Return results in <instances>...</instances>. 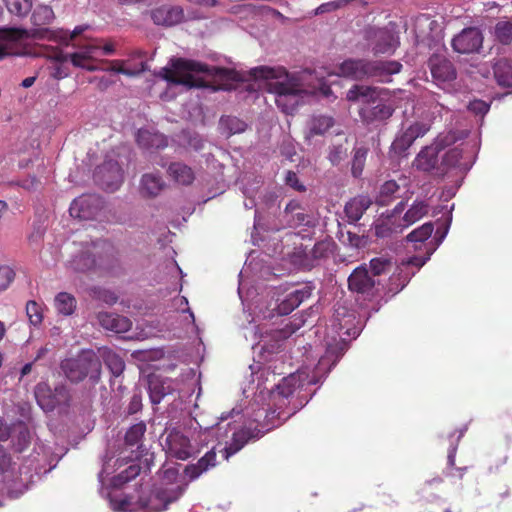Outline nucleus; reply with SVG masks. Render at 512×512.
<instances>
[{
    "label": "nucleus",
    "mask_w": 512,
    "mask_h": 512,
    "mask_svg": "<svg viewBox=\"0 0 512 512\" xmlns=\"http://www.w3.org/2000/svg\"><path fill=\"white\" fill-rule=\"evenodd\" d=\"M351 316L353 315L351 314ZM346 317H350V314H348L345 308L335 310L331 325L339 335V338L331 337V340H327L325 354L319 359L312 376H309L306 371L297 370L294 373H290L287 377H283L280 382L271 389H268L262 387L261 379L265 374H269V371L265 368L259 370L260 376L258 377L256 387H249L248 390H243V393L246 394L249 390L256 389L253 399L244 410V416L257 423L265 431H269L294 415L298 408L286 410L290 403V396L297 388L319 383L317 374L324 371L326 376L332 370L348 349V342L343 338V335H358L356 330L351 333V328L348 325L349 320H346Z\"/></svg>",
    "instance_id": "nucleus-1"
},
{
    "label": "nucleus",
    "mask_w": 512,
    "mask_h": 512,
    "mask_svg": "<svg viewBox=\"0 0 512 512\" xmlns=\"http://www.w3.org/2000/svg\"><path fill=\"white\" fill-rule=\"evenodd\" d=\"M250 75L257 80L272 81L269 83L270 90L276 95L275 102L284 113L293 114L296 111L304 90L284 67L258 66L250 70Z\"/></svg>",
    "instance_id": "nucleus-2"
},
{
    "label": "nucleus",
    "mask_w": 512,
    "mask_h": 512,
    "mask_svg": "<svg viewBox=\"0 0 512 512\" xmlns=\"http://www.w3.org/2000/svg\"><path fill=\"white\" fill-rule=\"evenodd\" d=\"M402 64L395 60H369L348 58L337 66L336 74L354 81L371 79L380 83H390L392 75L398 74Z\"/></svg>",
    "instance_id": "nucleus-3"
},
{
    "label": "nucleus",
    "mask_w": 512,
    "mask_h": 512,
    "mask_svg": "<svg viewBox=\"0 0 512 512\" xmlns=\"http://www.w3.org/2000/svg\"><path fill=\"white\" fill-rule=\"evenodd\" d=\"M171 68L164 67L161 75L164 80L172 85H181L188 89L206 87V81L201 78H196L191 75V72L203 73L207 75H217L222 69L209 66L205 63L186 59V58H171L169 61Z\"/></svg>",
    "instance_id": "nucleus-4"
},
{
    "label": "nucleus",
    "mask_w": 512,
    "mask_h": 512,
    "mask_svg": "<svg viewBox=\"0 0 512 512\" xmlns=\"http://www.w3.org/2000/svg\"><path fill=\"white\" fill-rule=\"evenodd\" d=\"M60 370L73 384H78L88 377L90 383L96 385L101 379L102 365L94 351L82 350L76 357L62 360Z\"/></svg>",
    "instance_id": "nucleus-5"
},
{
    "label": "nucleus",
    "mask_w": 512,
    "mask_h": 512,
    "mask_svg": "<svg viewBox=\"0 0 512 512\" xmlns=\"http://www.w3.org/2000/svg\"><path fill=\"white\" fill-rule=\"evenodd\" d=\"M15 463H12L11 456L3 449H0V477L1 482L6 486L8 494L17 498L28 490V482L32 481L33 475L28 476L27 467L19 468V479L15 477Z\"/></svg>",
    "instance_id": "nucleus-6"
},
{
    "label": "nucleus",
    "mask_w": 512,
    "mask_h": 512,
    "mask_svg": "<svg viewBox=\"0 0 512 512\" xmlns=\"http://www.w3.org/2000/svg\"><path fill=\"white\" fill-rule=\"evenodd\" d=\"M34 396L39 407L45 412H52L58 407L68 408L72 398L65 383H59L52 389L47 382H39L35 386Z\"/></svg>",
    "instance_id": "nucleus-7"
},
{
    "label": "nucleus",
    "mask_w": 512,
    "mask_h": 512,
    "mask_svg": "<svg viewBox=\"0 0 512 512\" xmlns=\"http://www.w3.org/2000/svg\"><path fill=\"white\" fill-rule=\"evenodd\" d=\"M350 291L361 294L365 297H373L379 293L383 284L380 278H374L367 265L362 264L355 268L348 277Z\"/></svg>",
    "instance_id": "nucleus-8"
},
{
    "label": "nucleus",
    "mask_w": 512,
    "mask_h": 512,
    "mask_svg": "<svg viewBox=\"0 0 512 512\" xmlns=\"http://www.w3.org/2000/svg\"><path fill=\"white\" fill-rule=\"evenodd\" d=\"M461 134V136H457L456 132H449L443 137H438L436 147H424L414 159L413 166L425 172L435 169L438 163L439 149L454 144L459 138H463L464 134Z\"/></svg>",
    "instance_id": "nucleus-9"
},
{
    "label": "nucleus",
    "mask_w": 512,
    "mask_h": 512,
    "mask_svg": "<svg viewBox=\"0 0 512 512\" xmlns=\"http://www.w3.org/2000/svg\"><path fill=\"white\" fill-rule=\"evenodd\" d=\"M395 112L393 103L383 96L375 104L360 107L358 114L362 122L370 127L385 125Z\"/></svg>",
    "instance_id": "nucleus-10"
},
{
    "label": "nucleus",
    "mask_w": 512,
    "mask_h": 512,
    "mask_svg": "<svg viewBox=\"0 0 512 512\" xmlns=\"http://www.w3.org/2000/svg\"><path fill=\"white\" fill-rule=\"evenodd\" d=\"M95 182L104 190L114 192L123 182V171L114 159H107L94 172Z\"/></svg>",
    "instance_id": "nucleus-11"
},
{
    "label": "nucleus",
    "mask_w": 512,
    "mask_h": 512,
    "mask_svg": "<svg viewBox=\"0 0 512 512\" xmlns=\"http://www.w3.org/2000/svg\"><path fill=\"white\" fill-rule=\"evenodd\" d=\"M366 39L374 54H391L399 46L398 35L387 28H370L366 31Z\"/></svg>",
    "instance_id": "nucleus-12"
},
{
    "label": "nucleus",
    "mask_w": 512,
    "mask_h": 512,
    "mask_svg": "<svg viewBox=\"0 0 512 512\" xmlns=\"http://www.w3.org/2000/svg\"><path fill=\"white\" fill-rule=\"evenodd\" d=\"M429 130L424 122H414L405 130L399 132L391 144L390 152L396 156H406L408 149L414 141L423 137Z\"/></svg>",
    "instance_id": "nucleus-13"
},
{
    "label": "nucleus",
    "mask_w": 512,
    "mask_h": 512,
    "mask_svg": "<svg viewBox=\"0 0 512 512\" xmlns=\"http://www.w3.org/2000/svg\"><path fill=\"white\" fill-rule=\"evenodd\" d=\"M102 208L103 200L100 196L83 194L72 201L69 213L74 218L90 220L95 218Z\"/></svg>",
    "instance_id": "nucleus-14"
},
{
    "label": "nucleus",
    "mask_w": 512,
    "mask_h": 512,
    "mask_svg": "<svg viewBox=\"0 0 512 512\" xmlns=\"http://www.w3.org/2000/svg\"><path fill=\"white\" fill-rule=\"evenodd\" d=\"M483 34L477 27L464 28L451 41L452 48L459 54L478 53L483 46Z\"/></svg>",
    "instance_id": "nucleus-15"
},
{
    "label": "nucleus",
    "mask_w": 512,
    "mask_h": 512,
    "mask_svg": "<svg viewBox=\"0 0 512 512\" xmlns=\"http://www.w3.org/2000/svg\"><path fill=\"white\" fill-rule=\"evenodd\" d=\"M315 289L312 282L303 283L288 292L283 299L278 300L275 310L278 315H288L298 308L303 302L311 298Z\"/></svg>",
    "instance_id": "nucleus-16"
},
{
    "label": "nucleus",
    "mask_w": 512,
    "mask_h": 512,
    "mask_svg": "<svg viewBox=\"0 0 512 512\" xmlns=\"http://www.w3.org/2000/svg\"><path fill=\"white\" fill-rule=\"evenodd\" d=\"M166 453L178 460H187L194 456L196 451L190 440L181 431L171 430L165 439Z\"/></svg>",
    "instance_id": "nucleus-17"
},
{
    "label": "nucleus",
    "mask_w": 512,
    "mask_h": 512,
    "mask_svg": "<svg viewBox=\"0 0 512 512\" xmlns=\"http://www.w3.org/2000/svg\"><path fill=\"white\" fill-rule=\"evenodd\" d=\"M383 96H387L386 89L362 84H354L346 92L347 101L361 103V107L373 105Z\"/></svg>",
    "instance_id": "nucleus-18"
},
{
    "label": "nucleus",
    "mask_w": 512,
    "mask_h": 512,
    "mask_svg": "<svg viewBox=\"0 0 512 512\" xmlns=\"http://www.w3.org/2000/svg\"><path fill=\"white\" fill-rule=\"evenodd\" d=\"M333 254V245L328 241L317 242L309 252L298 253L295 255L297 263L306 270L321 265L323 261Z\"/></svg>",
    "instance_id": "nucleus-19"
},
{
    "label": "nucleus",
    "mask_w": 512,
    "mask_h": 512,
    "mask_svg": "<svg viewBox=\"0 0 512 512\" xmlns=\"http://www.w3.org/2000/svg\"><path fill=\"white\" fill-rule=\"evenodd\" d=\"M283 217L287 225L292 228H310L316 225L315 216L307 212L298 200H291L287 203Z\"/></svg>",
    "instance_id": "nucleus-20"
},
{
    "label": "nucleus",
    "mask_w": 512,
    "mask_h": 512,
    "mask_svg": "<svg viewBox=\"0 0 512 512\" xmlns=\"http://www.w3.org/2000/svg\"><path fill=\"white\" fill-rule=\"evenodd\" d=\"M177 390L174 380L167 377L152 375L148 378V393L152 404H159L166 396L172 395Z\"/></svg>",
    "instance_id": "nucleus-21"
},
{
    "label": "nucleus",
    "mask_w": 512,
    "mask_h": 512,
    "mask_svg": "<svg viewBox=\"0 0 512 512\" xmlns=\"http://www.w3.org/2000/svg\"><path fill=\"white\" fill-rule=\"evenodd\" d=\"M100 50L103 55H112L115 51L112 44H105L101 48L97 46H88L81 52L66 55V58H69L75 67H79L87 71H96L98 70V67L91 64L90 59Z\"/></svg>",
    "instance_id": "nucleus-22"
},
{
    "label": "nucleus",
    "mask_w": 512,
    "mask_h": 512,
    "mask_svg": "<svg viewBox=\"0 0 512 512\" xmlns=\"http://www.w3.org/2000/svg\"><path fill=\"white\" fill-rule=\"evenodd\" d=\"M433 79L438 83L451 82L456 79L453 63L442 55L433 54L428 60Z\"/></svg>",
    "instance_id": "nucleus-23"
},
{
    "label": "nucleus",
    "mask_w": 512,
    "mask_h": 512,
    "mask_svg": "<svg viewBox=\"0 0 512 512\" xmlns=\"http://www.w3.org/2000/svg\"><path fill=\"white\" fill-rule=\"evenodd\" d=\"M146 432V425L144 422H139L132 425L126 432L124 437V445L127 451H130V455L125 458L139 459L142 456V439Z\"/></svg>",
    "instance_id": "nucleus-24"
},
{
    "label": "nucleus",
    "mask_w": 512,
    "mask_h": 512,
    "mask_svg": "<svg viewBox=\"0 0 512 512\" xmlns=\"http://www.w3.org/2000/svg\"><path fill=\"white\" fill-rule=\"evenodd\" d=\"M28 33L17 27L0 28V60L14 53L16 44L25 39Z\"/></svg>",
    "instance_id": "nucleus-25"
},
{
    "label": "nucleus",
    "mask_w": 512,
    "mask_h": 512,
    "mask_svg": "<svg viewBox=\"0 0 512 512\" xmlns=\"http://www.w3.org/2000/svg\"><path fill=\"white\" fill-rule=\"evenodd\" d=\"M151 19L156 25L171 27L182 21L183 10L180 7L161 6L151 11Z\"/></svg>",
    "instance_id": "nucleus-26"
},
{
    "label": "nucleus",
    "mask_w": 512,
    "mask_h": 512,
    "mask_svg": "<svg viewBox=\"0 0 512 512\" xmlns=\"http://www.w3.org/2000/svg\"><path fill=\"white\" fill-rule=\"evenodd\" d=\"M216 465V451L215 447H212L196 463L187 465L184 469V473L191 481H194Z\"/></svg>",
    "instance_id": "nucleus-27"
},
{
    "label": "nucleus",
    "mask_w": 512,
    "mask_h": 512,
    "mask_svg": "<svg viewBox=\"0 0 512 512\" xmlns=\"http://www.w3.org/2000/svg\"><path fill=\"white\" fill-rule=\"evenodd\" d=\"M102 257H97L96 254L90 250H82L72 257L70 266L77 272H86L96 268L103 267Z\"/></svg>",
    "instance_id": "nucleus-28"
},
{
    "label": "nucleus",
    "mask_w": 512,
    "mask_h": 512,
    "mask_svg": "<svg viewBox=\"0 0 512 512\" xmlns=\"http://www.w3.org/2000/svg\"><path fill=\"white\" fill-rule=\"evenodd\" d=\"M97 319L104 329L115 333L127 332L132 325L129 318L112 312H99Z\"/></svg>",
    "instance_id": "nucleus-29"
},
{
    "label": "nucleus",
    "mask_w": 512,
    "mask_h": 512,
    "mask_svg": "<svg viewBox=\"0 0 512 512\" xmlns=\"http://www.w3.org/2000/svg\"><path fill=\"white\" fill-rule=\"evenodd\" d=\"M371 205L372 200L368 195H358L350 199L344 207L349 223L356 224Z\"/></svg>",
    "instance_id": "nucleus-30"
},
{
    "label": "nucleus",
    "mask_w": 512,
    "mask_h": 512,
    "mask_svg": "<svg viewBox=\"0 0 512 512\" xmlns=\"http://www.w3.org/2000/svg\"><path fill=\"white\" fill-rule=\"evenodd\" d=\"M462 150L458 147H454L445 152L442 156L440 167H438V173L444 176L450 168H459L461 171H468L471 169L472 164H466L461 162Z\"/></svg>",
    "instance_id": "nucleus-31"
},
{
    "label": "nucleus",
    "mask_w": 512,
    "mask_h": 512,
    "mask_svg": "<svg viewBox=\"0 0 512 512\" xmlns=\"http://www.w3.org/2000/svg\"><path fill=\"white\" fill-rule=\"evenodd\" d=\"M137 144L145 150L162 149L167 146V138L158 132L139 129L136 135Z\"/></svg>",
    "instance_id": "nucleus-32"
},
{
    "label": "nucleus",
    "mask_w": 512,
    "mask_h": 512,
    "mask_svg": "<svg viewBox=\"0 0 512 512\" xmlns=\"http://www.w3.org/2000/svg\"><path fill=\"white\" fill-rule=\"evenodd\" d=\"M492 69L499 86L512 88V62L510 60L500 58L493 63Z\"/></svg>",
    "instance_id": "nucleus-33"
},
{
    "label": "nucleus",
    "mask_w": 512,
    "mask_h": 512,
    "mask_svg": "<svg viewBox=\"0 0 512 512\" xmlns=\"http://www.w3.org/2000/svg\"><path fill=\"white\" fill-rule=\"evenodd\" d=\"M165 187V182L158 173H146L140 182V191L148 197L157 196Z\"/></svg>",
    "instance_id": "nucleus-34"
},
{
    "label": "nucleus",
    "mask_w": 512,
    "mask_h": 512,
    "mask_svg": "<svg viewBox=\"0 0 512 512\" xmlns=\"http://www.w3.org/2000/svg\"><path fill=\"white\" fill-rule=\"evenodd\" d=\"M102 358L109 369L114 380H111V386L115 384V380L120 377L125 369V361L123 358L111 349H105L102 353Z\"/></svg>",
    "instance_id": "nucleus-35"
},
{
    "label": "nucleus",
    "mask_w": 512,
    "mask_h": 512,
    "mask_svg": "<svg viewBox=\"0 0 512 512\" xmlns=\"http://www.w3.org/2000/svg\"><path fill=\"white\" fill-rule=\"evenodd\" d=\"M186 485L172 487H159L155 491V497L163 503L162 510H167L171 503L176 502L185 492Z\"/></svg>",
    "instance_id": "nucleus-36"
},
{
    "label": "nucleus",
    "mask_w": 512,
    "mask_h": 512,
    "mask_svg": "<svg viewBox=\"0 0 512 512\" xmlns=\"http://www.w3.org/2000/svg\"><path fill=\"white\" fill-rule=\"evenodd\" d=\"M169 175L179 184L190 185L194 181V172L182 162H173L168 167Z\"/></svg>",
    "instance_id": "nucleus-37"
},
{
    "label": "nucleus",
    "mask_w": 512,
    "mask_h": 512,
    "mask_svg": "<svg viewBox=\"0 0 512 512\" xmlns=\"http://www.w3.org/2000/svg\"><path fill=\"white\" fill-rule=\"evenodd\" d=\"M394 265L395 262L391 256L381 255L369 261L368 269L374 278H379L382 275H388L394 268Z\"/></svg>",
    "instance_id": "nucleus-38"
},
{
    "label": "nucleus",
    "mask_w": 512,
    "mask_h": 512,
    "mask_svg": "<svg viewBox=\"0 0 512 512\" xmlns=\"http://www.w3.org/2000/svg\"><path fill=\"white\" fill-rule=\"evenodd\" d=\"M250 438V433L246 430L234 431L231 442L222 450L223 457L228 460L231 456L240 451Z\"/></svg>",
    "instance_id": "nucleus-39"
},
{
    "label": "nucleus",
    "mask_w": 512,
    "mask_h": 512,
    "mask_svg": "<svg viewBox=\"0 0 512 512\" xmlns=\"http://www.w3.org/2000/svg\"><path fill=\"white\" fill-rule=\"evenodd\" d=\"M14 438H11L15 451H24L31 440V433L23 421L14 422Z\"/></svg>",
    "instance_id": "nucleus-40"
},
{
    "label": "nucleus",
    "mask_w": 512,
    "mask_h": 512,
    "mask_svg": "<svg viewBox=\"0 0 512 512\" xmlns=\"http://www.w3.org/2000/svg\"><path fill=\"white\" fill-rule=\"evenodd\" d=\"M369 149L365 146H355L352 150L351 175L358 179L362 176Z\"/></svg>",
    "instance_id": "nucleus-41"
},
{
    "label": "nucleus",
    "mask_w": 512,
    "mask_h": 512,
    "mask_svg": "<svg viewBox=\"0 0 512 512\" xmlns=\"http://www.w3.org/2000/svg\"><path fill=\"white\" fill-rule=\"evenodd\" d=\"M334 125V119L326 115L313 116L308 123V136L325 134Z\"/></svg>",
    "instance_id": "nucleus-42"
},
{
    "label": "nucleus",
    "mask_w": 512,
    "mask_h": 512,
    "mask_svg": "<svg viewBox=\"0 0 512 512\" xmlns=\"http://www.w3.org/2000/svg\"><path fill=\"white\" fill-rule=\"evenodd\" d=\"M349 154V142L345 139L340 143H333L328 147L327 159L333 166L340 165Z\"/></svg>",
    "instance_id": "nucleus-43"
},
{
    "label": "nucleus",
    "mask_w": 512,
    "mask_h": 512,
    "mask_svg": "<svg viewBox=\"0 0 512 512\" xmlns=\"http://www.w3.org/2000/svg\"><path fill=\"white\" fill-rule=\"evenodd\" d=\"M76 299L72 294L60 292L55 297V307L59 314L70 316L76 309Z\"/></svg>",
    "instance_id": "nucleus-44"
},
{
    "label": "nucleus",
    "mask_w": 512,
    "mask_h": 512,
    "mask_svg": "<svg viewBox=\"0 0 512 512\" xmlns=\"http://www.w3.org/2000/svg\"><path fill=\"white\" fill-rule=\"evenodd\" d=\"M429 206L423 200H415L411 207L406 211L403 217L405 222L404 226L407 227L416 221L420 220L423 216L428 213Z\"/></svg>",
    "instance_id": "nucleus-45"
},
{
    "label": "nucleus",
    "mask_w": 512,
    "mask_h": 512,
    "mask_svg": "<svg viewBox=\"0 0 512 512\" xmlns=\"http://www.w3.org/2000/svg\"><path fill=\"white\" fill-rule=\"evenodd\" d=\"M400 187L394 180L386 181L380 188L376 203L380 206H387L394 198Z\"/></svg>",
    "instance_id": "nucleus-46"
},
{
    "label": "nucleus",
    "mask_w": 512,
    "mask_h": 512,
    "mask_svg": "<svg viewBox=\"0 0 512 512\" xmlns=\"http://www.w3.org/2000/svg\"><path fill=\"white\" fill-rule=\"evenodd\" d=\"M415 271L409 269V265L401 263L396 267L395 272L390 277L392 284H396L398 290H402L415 275Z\"/></svg>",
    "instance_id": "nucleus-47"
},
{
    "label": "nucleus",
    "mask_w": 512,
    "mask_h": 512,
    "mask_svg": "<svg viewBox=\"0 0 512 512\" xmlns=\"http://www.w3.org/2000/svg\"><path fill=\"white\" fill-rule=\"evenodd\" d=\"M140 471V465L132 463L125 470L121 471L119 474L112 478V486L115 488L121 487L122 485L135 479L140 474Z\"/></svg>",
    "instance_id": "nucleus-48"
},
{
    "label": "nucleus",
    "mask_w": 512,
    "mask_h": 512,
    "mask_svg": "<svg viewBox=\"0 0 512 512\" xmlns=\"http://www.w3.org/2000/svg\"><path fill=\"white\" fill-rule=\"evenodd\" d=\"M8 11L20 18L26 17L31 9V0H4Z\"/></svg>",
    "instance_id": "nucleus-49"
},
{
    "label": "nucleus",
    "mask_w": 512,
    "mask_h": 512,
    "mask_svg": "<svg viewBox=\"0 0 512 512\" xmlns=\"http://www.w3.org/2000/svg\"><path fill=\"white\" fill-rule=\"evenodd\" d=\"M495 39L502 45L512 42V23L510 21H499L494 26Z\"/></svg>",
    "instance_id": "nucleus-50"
},
{
    "label": "nucleus",
    "mask_w": 512,
    "mask_h": 512,
    "mask_svg": "<svg viewBox=\"0 0 512 512\" xmlns=\"http://www.w3.org/2000/svg\"><path fill=\"white\" fill-rule=\"evenodd\" d=\"M220 125L228 131L229 135L242 133L247 128V124L235 116H222L220 118Z\"/></svg>",
    "instance_id": "nucleus-51"
},
{
    "label": "nucleus",
    "mask_w": 512,
    "mask_h": 512,
    "mask_svg": "<svg viewBox=\"0 0 512 512\" xmlns=\"http://www.w3.org/2000/svg\"><path fill=\"white\" fill-rule=\"evenodd\" d=\"M434 231V225L432 222L424 223L422 226L414 229L407 235L409 242H424L429 239Z\"/></svg>",
    "instance_id": "nucleus-52"
},
{
    "label": "nucleus",
    "mask_w": 512,
    "mask_h": 512,
    "mask_svg": "<svg viewBox=\"0 0 512 512\" xmlns=\"http://www.w3.org/2000/svg\"><path fill=\"white\" fill-rule=\"evenodd\" d=\"M26 314L33 326H39L43 321L42 307L34 300H30L26 304Z\"/></svg>",
    "instance_id": "nucleus-53"
},
{
    "label": "nucleus",
    "mask_w": 512,
    "mask_h": 512,
    "mask_svg": "<svg viewBox=\"0 0 512 512\" xmlns=\"http://www.w3.org/2000/svg\"><path fill=\"white\" fill-rule=\"evenodd\" d=\"M453 209H454V204H452L450 206V208L447 210L446 219L441 224V226L438 227V229L436 230L435 240L437 242V246H439L443 242V240L445 239V237L448 234V231H449V228H450V225H451V222H452V211H453Z\"/></svg>",
    "instance_id": "nucleus-54"
},
{
    "label": "nucleus",
    "mask_w": 512,
    "mask_h": 512,
    "mask_svg": "<svg viewBox=\"0 0 512 512\" xmlns=\"http://www.w3.org/2000/svg\"><path fill=\"white\" fill-rule=\"evenodd\" d=\"M373 230L377 238L389 237L394 231L391 226V218L388 216L385 221L375 223L373 225Z\"/></svg>",
    "instance_id": "nucleus-55"
},
{
    "label": "nucleus",
    "mask_w": 512,
    "mask_h": 512,
    "mask_svg": "<svg viewBox=\"0 0 512 512\" xmlns=\"http://www.w3.org/2000/svg\"><path fill=\"white\" fill-rule=\"evenodd\" d=\"M93 295L96 299L109 305H113L118 301V296L113 291L104 288H94Z\"/></svg>",
    "instance_id": "nucleus-56"
},
{
    "label": "nucleus",
    "mask_w": 512,
    "mask_h": 512,
    "mask_svg": "<svg viewBox=\"0 0 512 512\" xmlns=\"http://www.w3.org/2000/svg\"><path fill=\"white\" fill-rule=\"evenodd\" d=\"M15 279V271L10 266H0V291L6 290Z\"/></svg>",
    "instance_id": "nucleus-57"
},
{
    "label": "nucleus",
    "mask_w": 512,
    "mask_h": 512,
    "mask_svg": "<svg viewBox=\"0 0 512 512\" xmlns=\"http://www.w3.org/2000/svg\"><path fill=\"white\" fill-rule=\"evenodd\" d=\"M14 437V423L8 424L4 418L0 417V441L5 442Z\"/></svg>",
    "instance_id": "nucleus-58"
},
{
    "label": "nucleus",
    "mask_w": 512,
    "mask_h": 512,
    "mask_svg": "<svg viewBox=\"0 0 512 512\" xmlns=\"http://www.w3.org/2000/svg\"><path fill=\"white\" fill-rule=\"evenodd\" d=\"M468 109L475 115L483 116L486 113H488L490 109V104L483 100H474L469 103Z\"/></svg>",
    "instance_id": "nucleus-59"
},
{
    "label": "nucleus",
    "mask_w": 512,
    "mask_h": 512,
    "mask_svg": "<svg viewBox=\"0 0 512 512\" xmlns=\"http://www.w3.org/2000/svg\"><path fill=\"white\" fill-rule=\"evenodd\" d=\"M280 152L287 159L293 160L296 155L295 145L290 137H285L280 145Z\"/></svg>",
    "instance_id": "nucleus-60"
},
{
    "label": "nucleus",
    "mask_w": 512,
    "mask_h": 512,
    "mask_svg": "<svg viewBox=\"0 0 512 512\" xmlns=\"http://www.w3.org/2000/svg\"><path fill=\"white\" fill-rule=\"evenodd\" d=\"M432 253L433 251H430L425 256H412L409 257L406 261H403L402 263L409 265V269L411 270L412 267H415L417 268V270H419L430 259Z\"/></svg>",
    "instance_id": "nucleus-61"
},
{
    "label": "nucleus",
    "mask_w": 512,
    "mask_h": 512,
    "mask_svg": "<svg viewBox=\"0 0 512 512\" xmlns=\"http://www.w3.org/2000/svg\"><path fill=\"white\" fill-rule=\"evenodd\" d=\"M141 409H142V395H141V392L140 391H134V393H133V395H132V397L130 399V402H129V405H128V408H127V412H128V414L132 415V414H136Z\"/></svg>",
    "instance_id": "nucleus-62"
},
{
    "label": "nucleus",
    "mask_w": 512,
    "mask_h": 512,
    "mask_svg": "<svg viewBox=\"0 0 512 512\" xmlns=\"http://www.w3.org/2000/svg\"><path fill=\"white\" fill-rule=\"evenodd\" d=\"M285 181H286V184L288 186H290L291 188H293L299 192L305 191V186L300 183L299 178L295 172L287 171Z\"/></svg>",
    "instance_id": "nucleus-63"
},
{
    "label": "nucleus",
    "mask_w": 512,
    "mask_h": 512,
    "mask_svg": "<svg viewBox=\"0 0 512 512\" xmlns=\"http://www.w3.org/2000/svg\"><path fill=\"white\" fill-rule=\"evenodd\" d=\"M347 243L355 248L364 247L367 244V238L365 236H360L354 232H347Z\"/></svg>",
    "instance_id": "nucleus-64"
}]
</instances>
